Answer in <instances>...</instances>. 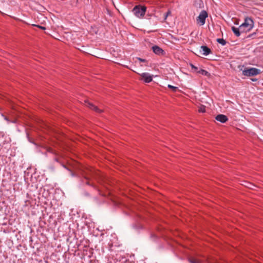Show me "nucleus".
I'll use <instances>...</instances> for the list:
<instances>
[{
  "label": "nucleus",
  "instance_id": "obj_4",
  "mask_svg": "<svg viewBox=\"0 0 263 263\" xmlns=\"http://www.w3.org/2000/svg\"><path fill=\"white\" fill-rule=\"evenodd\" d=\"M208 17V13L205 10H202L200 13L199 16L197 17V23L200 26L205 24V19Z\"/></svg>",
  "mask_w": 263,
  "mask_h": 263
},
{
  "label": "nucleus",
  "instance_id": "obj_20",
  "mask_svg": "<svg viewBox=\"0 0 263 263\" xmlns=\"http://www.w3.org/2000/svg\"><path fill=\"white\" fill-rule=\"evenodd\" d=\"M136 59L138 60V61H139L140 62H145V60L142 59L140 58H136Z\"/></svg>",
  "mask_w": 263,
  "mask_h": 263
},
{
  "label": "nucleus",
  "instance_id": "obj_6",
  "mask_svg": "<svg viewBox=\"0 0 263 263\" xmlns=\"http://www.w3.org/2000/svg\"><path fill=\"white\" fill-rule=\"evenodd\" d=\"M85 103H86V105L87 107H88L89 108L95 110V111L99 112V113H101V112H103V110L99 109L97 106H95L91 103L88 102L87 100L85 101Z\"/></svg>",
  "mask_w": 263,
  "mask_h": 263
},
{
  "label": "nucleus",
  "instance_id": "obj_16",
  "mask_svg": "<svg viewBox=\"0 0 263 263\" xmlns=\"http://www.w3.org/2000/svg\"><path fill=\"white\" fill-rule=\"evenodd\" d=\"M190 263H199V260H197L195 258H190Z\"/></svg>",
  "mask_w": 263,
  "mask_h": 263
},
{
  "label": "nucleus",
  "instance_id": "obj_5",
  "mask_svg": "<svg viewBox=\"0 0 263 263\" xmlns=\"http://www.w3.org/2000/svg\"><path fill=\"white\" fill-rule=\"evenodd\" d=\"M140 76L145 83H149L153 80L152 76L148 73L144 72L141 74Z\"/></svg>",
  "mask_w": 263,
  "mask_h": 263
},
{
  "label": "nucleus",
  "instance_id": "obj_10",
  "mask_svg": "<svg viewBox=\"0 0 263 263\" xmlns=\"http://www.w3.org/2000/svg\"><path fill=\"white\" fill-rule=\"evenodd\" d=\"M232 30L234 33L237 36H239L240 35V30L239 28H236L235 27H232Z\"/></svg>",
  "mask_w": 263,
  "mask_h": 263
},
{
  "label": "nucleus",
  "instance_id": "obj_14",
  "mask_svg": "<svg viewBox=\"0 0 263 263\" xmlns=\"http://www.w3.org/2000/svg\"><path fill=\"white\" fill-rule=\"evenodd\" d=\"M168 87L171 89L174 92L176 91V90L178 89V88L177 87L173 86L171 85H168Z\"/></svg>",
  "mask_w": 263,
  "mask_h": 263
},
{
  "label": "nucleus",
  "instance_id": "obj_15",
  "mask_svg": "<svg viewBox=\"0 0 263 263\" xmlns=\"http://www.w3.org/2000/svg\"><path fill=\"white\" fill-rule=\"evenodd\" d=\"M199 111L200 112H204L205 111V107L203 105H201L199 108Z\"/></svg>",
  "mask_w": 263,
  "mask_h": 263
},
{
  "label": "nucleus",
  "instance_id": "obj_19",
  "mask_svg": "<svg viewBox=\"0 0 263 263\" xmlns=\"http://www.w3.org/2000/svg\"><path fill=\"white\" fill-rule=\"evenodd\" d=\"M33 26H37V27L42 29H43V30H45V27H43V26H39V25H33Z\"/></svg>",
  "mask_w": 263,
  "mask_h": 263
},
{
  "label": "nucleus",
  "instance_id": "obj_12",
  "mask_svg": "<svg viewBox=\"0 0 263 263\" xmlns=\"http://www.w3.org/2000/svg\"><path fill=\"white\" fill-rule=\"evenodd\" d=\"M217 41L219 44H221L222 45H225L226 44V42L223 39H217Z\"/></svg>",
  "mask_w": 263,
  "mask_h": 263
},
{
  "label": "nucleus",
  "instance_id": "obj_17",
  "mask_svg": "<svg viewBox=\"0 0 263 263\" xmlns=\"http://www.w3.org/2000/svg\"><path fill=\"white\" fill-rule=\"evenodd\" d=\"M190 66H191V67H192V69L193 70H194V71H195V72H197V71H198V67H197L195 66H194L193 64H190Z\"/></svg>",
  "mask_w": 263,
  "mask_h": 263
},
{
  "label": "nucleus",
  "instance_id": "obj_21",
  "mask_svg": "<svg viewBox=\"0 0 263 263\" xmlns=\"http://www.w3.org/2000/svg\"><path fill=\"white\" fill-rule=\"evenodd\" d=\"M85 178H86V179H88V177H85Z\"/></svg>",
  "mask_w": 263,
  "mask_h": 263
},
{
  "label": "nucleus",
  "instance_id": "obj_7",
  "mask_svg": "<svg viewBox=\"0 0 263 263\" xmlns=\"http://www.w3.org/2000/svg\"><path fill=\"white\" fill-rule=\"evenodd\" d=\"M153 52L158 55H162L164 53V51L158 46H154L152 47Z\"/></svg>",
  "mask_w": 263,
  "mask_h": 263
},
{
  "label": "nucleus",
  "instance_id": "obj_2",
  "mask_svg": "<svg viewBox=\"0 0 263 263\" xmlns=\"http://www.w3.org/2000/svg\"><path fill=\"white\" fill-rule=\"evenodd\" d=\"M146 10V7L139 5L134 8L133 12L137 17H142L144 15Z\"/></svg>",
  "mask_w": 263,
  "mask_h": 263
},
{
  "label": "nucleus",
  "instance_id": "obj_3",
  "mask_svg": "<svg viewBox=\"0 0 263 263\" xmlns=\"http://www.w3.org/2000/svg\"><path fill=\"white\" fill-rule=\"evenodd\" d=\"M260 72L259 69L255 68H245V69L242 70V74L246 76L251 77L256 76Z\"/></svg>",
  "mask_w": 263,
  "mask_h": 263
},
{
  "label": "nucleus",
  "instance_id": "obj_18",
  "mask_svg": "<svg viewBox=\"0 0 263 263\" xmlns=\"http://www.w3.org/2000/svg\"><path fill=\"white\" fill-rule=\"evenodd\" d=\"M171 12L170 10H168L167 13L165 14L164 15V21H165L167 17L168 16H169L170 15H171Z\"/></svg>",
  "mask_w": 263,
  "mask_h": 263
},
{
  "label": "nucleus",
  "instance_id": "obj_8",
  "mask_svg": "<svg viewBox=\"0 0 263 263\" xmlns=\"http://www.w3.org/2000/svg\"><path fill=\"white\" fill-rule=\"evenodd\" d=\"M200 53H202L204 55H207L211 52V50L205 46H202L200 47V50L199 51Z\"/></svg>",
  "mask_w": 263,
  "mask_h": 263
},
{
  "label": "nucleus",
  "instance_id": "obj_13",
  "mask_svg": "<svg viewBox=\"0 0 263 263\" xmlns=\"http://www.w3.org/2000/svg\"><path fill=\"white\" fill-rule=\"evenodd\" d=\"M247 185H246V186L248 188L253 189L254 187H256V186L254 184H252L250 182H247Z\"/></svg>",
  "mask_w": 263,
  "mask_h": 263
},
{
  "label": "nucleus",
  "instance_id": "obj_9",
  "mask_svg": "<svg viewBox=\"0 0 263 263\" xmlns=\"http://www.w3.org/2000/svg\"><path fill=\"white\" fill-rule=\"evenodd\" d=\"M215 119L216 120H217L221 123H225L228 120L227 117L226 116H225L224 115H222V114L217 115Z\"/></svg>",
  "mask_w": 263,
  "mask_h": 263
},
{
  "label": "nucleus",
  "instance_id": "obj_1",
  "mask_svg": "<svg viewBox=\"0 0 263 263\" xmlns=\"http://www.w3.org/2000/svg\"><path fill=\"white\" fill-rule=\"evenodd\" d=\"M253 26V21L250 17H247L245 18V22L239 26V29L241 32H247L250 31Z\"/></svg>",
  "mask_w": 263,
  "mask_h": 263
},
{
  "label": "nucleus",
  "instance_id": "obj_11",
  "mask_svg": "<svg viewBox=\"0 0 263 263\" xmlns=\"http://www.w3.org/2000/svg\"><path fill=\"white\" fill-rule=\"evenodd\" d=\"M197 72L198 73H200L202 75H204V76H210V73L207 71L202 69H200L199 70L197 71Z\"/></svg>",
  "mask_w": 263,
  "mask_h": 263
}]
</instances>
